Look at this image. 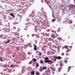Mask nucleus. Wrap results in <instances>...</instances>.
Masks as SVG:
<instances>
[{
    "mask_svg": "<svg viewBox=\"0 0 75 75\" xmlns=\"http://www.w3.org/2000/svg\"><path fill=\"white\" fill-rule=\"evenodd\" d=\"M44 58L45 60L44 61L45 63H47L50 62H51V63L53 62V61L48 60L49 59V58L48 57H44Z\"/></svg>",
    "mask_w": 75,
    "mask_h": 75,
    "instance_id": "nucleus-1",
    "label": "nucleus"
},
{
    "mask_svg": "<svg viewBox=\"0 0 75 75\" xmlns=\"http://www.w3.org/2000/svg\"><path fill=\"white\" fill-rule=\"evenodd\" d=\"M55 58V59H53V61L55 62L56 61L57 59H62V57L61 56L56 57V56H53V58Z\"/></svg>",
    "mask_w": 75,
    "mask_h": 75,
    "instance_id": "nucleus-2",
    "label": "nucleus"
},
{
    "mask_svg": "<svg viewBox=\"0 0 75 75\" xmlns=\"http://www.w3.org/2000/svg\"><path fill=\"white\" fill-rule=\"evenodd\" d=\"M34 48V49L35 51H37V46L35 45V44H33Z\"/></svg>",
    "mask_w": 75,
    "mask_h": 75,
    "instance_id": "nucleus-3",
    "label": "nucleus"
},
{
    "mask_svg": "<svg viewBox=\"0 0 75 75\" xmlns=\"http://www.w3.org/2000/svg\"><path fill=\"white\" fill-rule=\"evenodd\" d=\"M43 67H40V69L39 70V71L40 72H42L43 71Z\"/></svg>",
    "mask_w": 75,
    "mask_h": 75,
    "instance_id": "nucleus-4",
    "label": "nucleus"
},
{
    "mask_svg": "<svg viewBox=\"0 0 75 75\" xmlns=\"http://www.w3.org/2000/svg\"><path fill=\"white\" fill-rule=\"evenodd\" d=\"M64 63H60V64H59L60 67H63V66H64Z\"/></svg>",
    "mask_w": 75,
    "mask_h": 75,
    "instance_id": "nucleus-5",
    "label": "nucleus"
},
{
    "mask_svg": "<svg viewBox=\"0 0 75 75\" xmlns=\"http://www.w3.org/2000/svg\"><path fill=\"white\" fill-rule=\"evenodd\" d=\"M30 74L31 75H34L35 74V71H32L30 72Z\"/></svg>",
    "mask_w": 75,
    "mask_h": 75,
    "instance_id": "nucleus-6",
    "label": "nucleus"
},
{
    "mask_svg": "<svg viewBox=\"0 0 75 75\" xmlns=\"http://www.w3.org/2000/svg\"><path fill=\"white\" fill-rule=\"evenodd\" d=\"M74 7V5H73L70 4L69 5V8H73V7Z\"/></svg>",
    "mask_w": 75,
    "mask_h": 75,
    "instance_id": "nucleus-7",
    "label": "nucleus"
},
{
    "mask_svg": "<svg viewBox=\"0 0 75 75\" xmlns=\"http://www.w3.org/2000/svg\"><path fill=\"white\" fill-rule=\"evenodd\" d=\"M51 37H52V38H55V36L53 34H52L51 35Z\"/></svg>",
    "mask_w": 75,
    "mask_h": 75,
    "instance_id": "nucleus-8",
    "label": "nucleus"
},
{
    "mask_svg": "<svg viewBox=\"0 0 75 75\" xmlns=\"http://www.w3.org/2000/svg\"><path fill=\"white\" fill-rule=\"evenodd\" d=\"M36 68H38V67H39V64L38 63V62H36Z\"/></svg>",
    "mask_w": 75,
    "mask_h": 75,
    "instance_id": "nucleus-9",
    "label": "nucleus"
},
{
    "mask_svg": "<svg viewBox=\"0 0 75 75\" xmlns=\"http://www.w3.org/2000/svg\"><path fill=\"white\" fill-rule=\"evenodd\" d=\"M71 66H69L68 67V70L67 71V72H68L69 71H70V69H71Z\"/></svg>",
    "mask_w": 75,
    "mask_h": 75,
    "instance_id": "nucleus-10",
    "label": "nucleus"
},
{
    "mask_svg": "<svg viewBox=\"0 0 75 75\" xmlns=\"http://www.w3.org/2000/svg\"><path fill=\"white\" fill-rule=\"evenodd\" d=\"M43 70H45L47 69V67L46 66H43Z\"/></svg>",
    "mask_w": 75,
    "mask_h": 75,
    "instance_id": "nucleus-11",
    "label": "nucleus"
},
{
    "mask_svg": "<svg viewBox=\"0 0 75 75\" xmlns=\"http://www.w3.org/2000/svg\"><path fill=\"white\" fill-rule=\"evenodd\" d=\"M64 48H65L66 49H68V46H67V45L64 46Z\"/></svg>",
    "mask_w": 75,
    "mask_h": 75,
    "instance_id": "nucleus-12",
    "label": "nucleus"
},
{
    "mask_svg": "<svg viewBox=\"0 0 75 75\" xmlns=\"http://www.w3.org/2000/svg\"><path fill=\"white\" fill-rule=\"evenodd\" d=\"M10 15L13 17H15V16L12 13L10 14Z\"/></svg>",
    "mask_w": 75,
    "mask_h": 75,
    "instance_id": "nucleus-13",
    "label": "nucleus"
},
{
    "mask_svg": "<svg viewBox=\"0 0 75 75\" xmlns=\"http://www.w3.org/2000/svg\"><path fill=\"white\" fill-rule=\"evenodd\" d=\"M36 75H40V74L38 72H37L36 73Z\"/></svg>",
    "mask_w": 75,
    "mask_h": 75,
    "instance_id": "nucleus-14",
    "label": "nucleus"
},
{
    "mask_svg": "<svg viewBox=\"0 0 75 75\" xmlns=\"http://www.w3.org/2000/svg\"><path fill=\"white\" fill-rule=\"evenodd\" d=\"M40 64H43L44 63V61L43 60H40Z\"/></svg>",
    "mask_w": 75,
    "mask_h": 75,
    "instance_id": "nucleus-15",
    "label": "nucleus"
},
{
    "mask_svg": "<svg viewBox=\"0 0 75 75\" xmlns=\"http://www.w3.org/2000/svg\"><path fill=\"white\" fill-rule=\"evenodd\" d=\"M64 62H63V63H65V64H66V63H67V62H68V61H67V60H65L64 61Z\"/></svg>",
    "mask_w": 75,
    "mask_h": 75,
    "instance_id": "nucleus-16",
    "label": "nucleus"
},
{
    "mask_svg": "<svg viewBox=\"0 0 75 75\" xmlns=\"http://www.w3.org/2000/svg\"><path fill=\"white\" fill-rule=\"evenodd\" d=\"M10 40H8V41L6 42H5L6 44H7V43H9L10 42Z\"/></svg>",
    "mask_w": 75,
    "mask_h": 75,
    "instance_id": "nucleus-17",
    "label": "nucleus"
},
{
    "mask_svg": "<svg viewBox=\"0 0 75 75\" xmlns=\"http://www.w3.org/2000/svg\"><path fill=\"white\" fill-rule=\"evenodd\" d=\"M70 51V50L67 49V50L66 51V52H69Z\"/></svg>",
    "mask_w": 75,
    "mask_h": 75,
    "instance_id": "nucleus-18",
    "label": "nucleus"
},
{
    "mask_svg": "<svg viewBox=\"0 0 75 75\" xmlns=\"http://www.w3.org/2000/svg\"><path fill=\"white\" fill-rule=\"evenodd\" d=\"M69 23V24H72V20H70Z\"/></svg>",
    "mask_w": 75,
    "mask_h": 75,
    "instance_id": "nucleus-19",
    "label": "nucleus"
},
{
    "mask_svg": "<svg viewBox=\"0 0 75 75\" xmlns=\"http://www.w3.org/2000/svg\"><path fill=\"white\" fill-rule=\"evenodd\" d=\"M33 60L34 62H36L37 61V60L35 58H33Z\"/></svg>",
    "mask_w": 75,
    "mask_h": 75,
    "instance_id": "nucleus-20",
    "label": "nucleus"
},
{
    "mask_svg": "<svg viewBox=\"0 0 75 75\" xmlns=\"http://www.w3.org/2000/svg\"><path fill=\"white\" fill-rule=\"evenodd\" d=\"M65 55L66 56H68V55H69L70 54H69L66 53L65 54Z\"/></svg>",
    "mask_w": 75,
    "mask_h": 75,
    "instance_id": "nucleus-21",
    "label": "nucleus"
},
{
    "mask_svg": "<svg viewBox=\"0 0 75 75\" xmlns=\"http://www.w3.org/2000/svg\"><path fill=\"white\" fill-rule=\"evenodd\" d=\"M58 40H60V41H61V40H62V38H58Z\"/></svg>",
    "mask_w": 75,
    "mask_h": 75,
    "instance_id": "nucleus-22",
    "label": "nucleus"
},
{
    "mask_svg": "<svg viewBox=\"0 0 75 75\" xmlns=\"http://www.w3.org/2000/svg\"><path fill=\"white\" fill-rule=\"evenodd\" d=\"M61 68H60L58 69V72H60L61 71Z\"/></svg>",
    "mask_w": 75,
    "mask_h": 75,
    "instance_id": "nucleus-23",
    "label": "nucleus"
},
{
    "mask_svg": "<svg viewBox=\"0 0 75 75\" xmlns=\"http://www.w3.org/2000/svg\"><path fill=\"white\" fill-rule=\"evenodd\" d=\"M47 72L48 73H51V71H50V70H48V71H47Z\"/></svg>",
    "mask_w": 75,
    "mask_h": 75,
    "instance_id": "nucleus-24",
    "label": "nucleus"
},
{
    "mask_svg": "<svg viewBox=\"0 0 75 75\" xmlns=\"http://www.w3.org/2000/svg\"><path fill=\"white\" fill-rule=\"evenodd\" d=\"M39 56H41L42 55V53L40 52H39Z\"/></svg>",
    "mask_w": 75,
    "mask_h": 75,
    "instance_id": "nucleus-25",
    "label": "nucleus"
},
{
    "mask_svg": "<svg viewBox=\"0 0 75 75\" xmlns=\"http://www.w3.org/2000/svg\"><path fill=\"white\" fill-rule=\"evenodd\" d=\"M55 21V19H52V22H54V21Z\"/></svg>",
    "mask_w": 75,
    "mask_h": 75,
    "instance_id": "nucleus-26",
    "label": "nucleus"
},
{
    "mask_svg": "<svg viewBox=\"0 0 75 75\" xmlns=\"http://www.w3.org/2000/svg\"><path fill=\"white\" fill-rule=\"evenodd\" d=\"M32 64V61H30V62H29V64Z\"/></svg>",
    "mask_w": 75,
    "mask_h": 75,
    "instance_id": "nucleus-27",
    "label": "nucleus"
},
{
    "mask_svg": "<svg viewBox=\"0 0 75 75\" xmlns=\"http://www.w3.org/2000/svg\"><path fill=\"white\" fill-rule=\"evenodd\" d=\"M54 33H55L56 35H57V37H58V34H57V33H56V32H55V31L54 32Z\"/></svg>",
    "mask_w": 75,
    "mask_h": 75,
    "instance_id": "nucleus-28",
    "label": "nucleus"
},
{
    "mask_svg": "<svg viewBox=\"0 0 75 75\" xmlns=\"http://www.w3.org/2000/svg\"><path fill=\"white\" fill-rule=\"evenodd\" d=\"M52 40L51 38H49V40L50 41H51V40Z\"/></svg>",
    "mask_w": 75,
    "mask_h": 75,
    "instance_id": "nucleus-29",
    "label": "nucleus"
},
{
    "mask_svg": "<svg viewBox=\"0 0 75 75\" xmlns=\"http://www.w3.org/2000/svg\"><path fill=\"white\" fill-rule=\"evenodd\" d=\"M4 68H6V67H7V64L5 65L4 66Z\"/></svg>",
    "mask_w": 75,
    "mask_h": 75,
    "instance_id": "nucleus-30",
    "label": "nucleus"
},
{
    "mask_svg": "<svg viewBox=\"0 0 75 75\" xmlns=\"http://www.w3.org/2000/svg\"><path fill=\"white\" fill-rule=\"evenodd\" d=\"M16 29V28L15 27H13V29L14 30H15Z\"/></svg>",
    "mask_w": 75,
    "mask_h": 75,
    "instance_id": "nucleus-31",
    "label": "nucleus"
},
{
    "mask_svg": "<svg viewBox=\"0 0 75 75\" xmlns=\"http://www.w3.org/2000/svg\"><path fill=\"white\" fill-rule=\"evenodd\" d=\"M50 68L51 69H54V68H52V67H50Z\"/></svg>",
    "mask_w": 75,
    "mask_h": 75,
    "instance_id": "nucleus-32",
    "label": "nucleus"
},
{
    "mask_svg": "<svg viewBox=\"0 0 75 75\" xmlns=\"http://www.w3.org/2000/svg\"><path fill=\"white\" fill-rule=\"evenodd\" d=\"M52 74H54V72L53 71V72H52Z\"/></svg>",
    "mask_w": 75,
    "mask_h": 75,
    "instance_id": "nucleus-33",
    "label": "nucleus"
},
{
    "mask_svg": "<svg viewBox=\"0 0 75 75\" xmlns=\"http://www.w3.org/2000/svg\"><path fill=\"white\" fill-rule=\"evenodd\" d=\"M47 75H51V74H48V73H47Z\"/></svg>",
    "mask_w": 75,
    "mask_h": 75,
    "instance_id": "nucleus-34",
    "label": "nucleus"
},
{
    "mask_svg": "<svg viewBox=\"0 0 75 75\" xmlns=\"http://www.w3.org/2000/svg\"><path fill=\"white\" fill-rule=\"evenodd\" d=\"M11 67H13V65H11Z\"/></svg>",
    "mask_w": 75,
    "mask_h": 75,
    "instance_id": "nucleus-35",
    "label": "nucleus"
},
{
    "mask_svg": "<svg viewBox=\"0 0 75 75\" xmlns=\"http://www.w3.org/2000/svg\"><path fill=\"white\" fill-rule=\"evenodd\" d=\"M39 53V52H38V51H37L36 52V53Z\"/></svg>",
    "mask_w": 75,
    "mask_h": 75,
    "instance_id": "nucleus-36",
    "label": "nucleus"
},
{
    "mask_svg": "<svg viewBox=\"0 0 75 75\" xmlns=\"http://www.w3.org/2000/svg\"><path fill=\"white\" fill-rule=\"evenodd\" d=\"M45 18H47V16H46L45 17Z\"/></svg>",
    "mask_w": 75,
    "mask_h": 75,
    "instance_id": "nucleus-37",
    "label": "nucleus"
},
{
    "mask_svg": "<svg viewBox=\"0 0 75 75\" xmlns=\"http://www.w3.org/2000/svg\"><path fill=\"white\" fill-rule=\"evenodd\" d=\"M24 30H27V29L24 28Z\"/></svg>",
    "mask_w": 75,
    "mask_h": 75,
    "instance_id": "nucleus-38",
    "label": "nucleus"
},
{
    "mask_svg": "<svg viewBox=\"0 0 75 75\" xmlns=\"http://www.w3.org/2000/svg\"><path fill=\"white\" fill-rule=\"evenodd\" d=\"M58 29L59 30V31H60V28H58Z\"/></svg>",
    "mask_w": 75,
    "mask_h": 75,
    "instance_id": "nucleus-39",
    "label": "nucleus"
},
{
    "mask_svg": "<svg viewBox=\"0 0 75 75\" xmlns=\"http://www.w3.org/2000/svg\"><path fill=\"white\" fill-rule=\"evenodd\" d=\"M69 47H70V48H72V46H70Z\"/></svg>",
    "mask_w": 75,
    "mask_h": 75,
    "instance_id": "nucleus-40",
    "label": "nucleus"
},
{
    "mask_svg": "<svg viewBox=\"0 0 75 75\" xmlns=\"http://www.w3.org/2000/svg\"><path fill=\"white\" fill-rule=\"evenodd\" d=\"M1 61H3V60L2 59H0Z\"/></svg>",
    "mask_w": 75,
    "mask_h": 75,
    "instance_id": "nucleus-41",
    "label": "nucleus"
},
{
    "mask_svg": "<svg viewBox=\"0 0 75 75\" xmlns=\"http://www.w3.org/2000/svg\"><path fill=\"white\" fill-rule=\"evenodd\" d=\"M0 59H1V57H0Z\"/></svg>",
    "mask_w": 75,
    "mask_h": 75,
    "instance_id": "nucleus-42",
    "label": "nucleus"
},
{
    "mask_svg": "<svg viewBox=\"0 0 75 75\" xmlns=\"http://www.w3.org/2000/svg\"><path fill=\"white\" fill-rule=\"evenodd\" d=\"M59 21V19H58V21Z\"/></svg>",
    "mask_w": 75,
    "mask_h": 75,
    "instance_id": "nucleus-43",
    "label": "nucleus"
},
{
    "mask_svg": "<svg viewBox=\"0 0 75 75\" xmlns=\"http://www.w3.org/2000/svg\"><path fill=\"white\" fill-rule=\"evenodd\" d=\"M72 44H73V43H71V45H72Z\"/></svg>",
    "mask_w": 75,
    "mask_h": 75,
    "instance_id": "nucleus-44",
    "label": "nucleus"
},
{
    "mask_svg": "<svg viewBox=\"0 0 75 75\" xmlns=\"http://www.w3.org/2000/svg\"><path fill=\"white\" fill-rule=\"evenodd\" d=\"M69 37H70V36H69V38H69Z\"/></svg>",
    "mask_w": 75,
    "mask_h": 75,
    "instance_id": "nucleus-45",
    "label": "nucleus"
},
{
    "mask_svg": "<svg viewBox=\"0 0 75 75\" xmlns=\"http://www.w3.org/2000/svg\"><path fill=\"white\" fill-rule=\"evenodd\" d=\"M21 63V62H19V64H20Z\"/></svg>",
    "mask_w": 75,
    "mask_h": 75,
    "instance_id": "nucleus-46",
    "label": "nucleus"
},
{
    "mask_svg": "<svg viewBox=\"0 0 75 75\" xmlns=\"http://www.w3.org/2000/svg\"><path fill=\"white\" fill-rule=\"evenodd\" d=\"M55 43H56V42H55Z\"/></svg>",
    "mask_w": 75,
    "mask_h": 75,
    "instance_id": "nucleus-47",
    "label": "nucleus"
}]
</instances>
